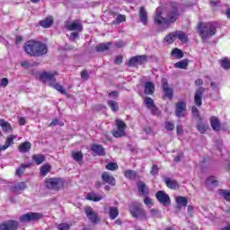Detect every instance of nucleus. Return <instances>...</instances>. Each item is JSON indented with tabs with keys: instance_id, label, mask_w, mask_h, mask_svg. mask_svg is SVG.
I'll use <instances>...</instances> for the list:
<instances>
[{
	"instance_id": "f257e3e1",
	"label": "nucleus",
	"mask_w": 230,
	"mask_h": 230,
	"mask_svg": "<svg viewBox=\"0 0 230 230\" xmlns=\"http://www.w3.org/2000/svg\"><path fill=\"white\" fill-rule=\"evenodd\" d=\"M179 17H181L179 6H177V4L173 3L167 10L165 17H163V10H156V15L155 16V23L158 25L165 24L166 26H168L170 24H173V22H177V19H179Z\"/></svg>"
},
{
	"instance_id": "f03ea898",
	"label": "nucleus",
	"mask_w": 230,
	"mask_h": 230,
	"mask_svg": "<svg viewBox=\"0 0 230 230\" xmlns=\"http://www.w3.org/2000/svg\"><path fill=\"white\" fill-rule=\"evenodd\" d=\"M23 48L25 53L31 57H43L48 53V46L40 41L29 40Z\"/></svg>"
},
{
	"instance_id": "7ed1b4c3",
	"label": "nucleus",
	"mask_w": 230,
	"mask_h": 230,
	"mask_svg": "<svg viewBox=\"0 0 230 230\" xmlns=\"http://www.w3.org/2000/svg\"><path fill=\"white\" fill-rule=\"evenodd\" d=\"M199 37L202 40H208L217 33V26L213 22H199L197 26Z\"/></svg>"
},
{
	"instance_id": "20e7f679",
	"label": "nucleus",
	"mask_w": 230,
	"mask_h": 230,
	"mask_svg": "<svg viewBox=\"0 0 230 230\" xmlns=\"http://www.w3.org/2000/svg\"><path fill=\"white\" fill-rule=\"evenodd\" d=\"M129 213L133 218H139L140 220H148L146 211L141 207V203H133L129 207Z\"/></svg>"
},
{
	"instance_id": "39448f33",
	"label": "nucleus",
	"mask_w": 230,
	"mask_h": 230,
	"mask_svg": "<svg viewBox=\"0 0 230 230\" xmlns=\"http://www.w3.org/2000/svg\"><path fill=\"white\" fill-rule=\"evenodd\" d=\"M45 186L48 190L60 191L64 188V180L62 178H48L45 180Z\"/></svg>"
},
{
	"instance_id": "423d86ee",
	"label": "nucleus",
	"mask_w": 230,
	"mask_h": 230,
	"mask_svg": "<svg viewBox=\"0 0 230 230\" xmlns=\"http://www.w3.org/2000/svg\"><path fill=\"white\" fill-rule=\"evenodd\" d=\"M147 60H148V58L146 57V55L135 56L129 58L128 66L129 67H137V66H143V64L147 62Z\"/></svg>"
},
{
	"instance_id": "0eeeda50",
	"label": "nucleus",
	"mask_w": 230,
	"mask_h": 230,
	"mask_svg": "<svg viewBox=\"0 0 230 230\" xmlns=\"http://www.w3.org/2000/svg\"><path fill=\"white\" fill-rule=\"evenodd\" d=\"M155 198L158 202L162 204V206H170L172 204V200L170 199V196L164 192V190H159L155 193Z\"/></svg>"
},
{
	"instance_id": "6e6552de",
	"label": "nucleus",
	"mask_w": 230,
	"mask_h": 230,
	"mask_svg": "<svg viewBox=\"0 0 230 230\" xmlns=\"http://www.w3.org/2000/svg\"><path fill=\"white\" fill-rule=\"evenodd\" d=\"M65 28L68 31H84V25L79 20H75L74 22H66Z\"/></svg>"
},
{
	"instance_id": "1a4fd4ad",
	"label": "nucleus",
	"mask_w": 230,
	"mask_h": 230,
	"mask_svg": "<svg viewBox=\"0 0 230 230\" xmlns=\"http://www.w3.org/2000/svg\"><path fill=\"white\" fill-rule=\"evenodd\" d=\"M40 218H42V214L29 212L21 216L20 222H35L36 220H40Z\"/></svg>"
},
{
	"instance_id": "9d476101",
	"label": "nucleus",
	"mask_w": 230,
	"mask_h": 230,
	"mask_svg": "<svg viewBox=\"0 0 230 230\" xmlns=\"http://www.w3.org/2000/svg\"><path fill=\"white\" fill-rule=\"evenodd\" d=\"M55 75H57V73L53 74L51 72H43L40 75V80H41L43 84L49 83V85L53 86L55 82H57Z\"/></svg>"
},
{
	"instance_id": "9b49d317",
	"label": "nucleus",
	"mask_w": 230,
	"mask_h": 230,
	"mask_svg": "<svg viewBox=\"0 0 230 230\" xmlns=\"http://www.w3.org/2000/svg\"><path fill=\"white\" fill-rule=\"evenodd\" d=\"M162 88L164 93L163 100H164V98H168V100H173V89L170 88L166 79L162 80Z\"/></svg>"
},
{
	"instance_id": "f8f14e48",
	"label": "nucleus",
	"mask_w": 230,
	"mask_h": 230,
	"mask_svg": "<svg viewBox=\"0 0 230 230\" xmlns=\"http://www.w3.org/2000/svg\"><path fill=\"white\" fill-rule=\"evenodd\" d=\"M204 93H206V88L199 87L196 90L194 94V103L197 107H202V96H204Z\"/></svg>"
},
{
	"instance_id": "ddd939ff",
	"label": "nucleus",
	"mask_w": 230,
	"mask_h": 230,
	"mask_svg": "<svg viewBox=\"0 0 230 230\" xmlns=\"http://www.w3.org/2000/svg\"><path fill=\"white\" fill-rule=\"evenodd\" d=\"M19 227V222L15 220H7L0 224V230H16Z\"/></svg>"
},
{
	"instance_id": "4468645a",
	"label": "nucleus",
	"mask_w": 230,
	"mask_h": 230,
	"mask_svg": "<svg viewBox=\"0 0 230 230\" xmlns=\"http://www.w3.org/2000/svg\"><path fill=\"white\" fill-rule=\"evenodd\" d=\"M102 184H109L110 186H114L116 184V178H114L109 172H102Z\"/></svg>"
},
{
	"instance_id": "2eb2a0df",
	"label": "nucleus",
	"mask_w": 230,
	"mask_h": 230,
	"mask_svg": "<svg viewBox=\"0 0 230 230\" xmlns=\"http://www.w3.org/2000/svg\"><path fill=\"white\" fill-rule=\"evenodd\" d=\"M28 188V185L24 181H20L16 185L11 187V191L15 195H21L24 190Z\"/></svg>"
},
{
	"instance_id": "dca6fc26",
	"label": "nucleus",
	"mask_w": 230,
	"mask_h": 230,
	"mask_svg": "<svg viewBox=\"0 0 230 230\" xmlns=\"http://www.w3.org/2000/svg\"><path fill=\"white\" fill-rule=\"evenodd\" d=\"M84 213L92 224H96L98 222V214H96L92 208H86Z\"/></svg>"
},
{
	"instance_id": "f3484780",
	"label": "nucleus",
	"mask_w": 230,
	"mask_h": 230,
	"mask_svg": "<svg viewBox=\"0 0 230 230\" xmlns=\"http://www.w3.org/2000/svg\"><path fill=\"white\" fill-rule=\"evenodd\" d=\"M137 188L142 197H148V187H146V184L143 181H138L137 182Z\"/></svg>"
},
{
	"instance_id": "a211bd4d",
	"label": "nucleus",
	"mask_w": 230,
	"mask_h": 230,
	"mask_svg": "<svg viewBox=\"0 0 230 230\" xmlns=\"http://www.w3.org/2000/svg\"><path fill=\"white\" fill-rule=\"evenodd\" d=\"M184 112H186V102H178L176 103L175 114L177 118H182L184 116Z\"/></svg>"
},
{
	"instance_id": "6ab92c4d",
	"label": "nucleus",
	"mask_w": 230,
	"mask_h": 230,
	"mask_svg": "<svg viewBox=\"0 0 230 230\" xmlns=\"http://www.w3.org/2000/svg\"><path fill=\"white\" fill-rule=\"evenodd\" d=\"M90 148L92 152H94V154H96V155H100V156L105 155V148L102 145L93 144V146H91Z\"/></svg>"
},
{
	"instance_id": "aec40b11",
	"label": "nucleus",
	"mask_w": 230,
	"mask_h": 230,
	"mask_svg": "<svg viewBox=\"0 0 230 230\" xmlns=\"http://www.w3.org/2000/svg\"><path fill=\"white\" fill-rule=\"evenodd\" d=\"M210 125L213 130H216L217 132H218L222 127L220 120L216 116L210 118Z\"/></svg>"
},
{
	"instance_id": "412c9836",
	"label": "nucleus",
	"mask_w": 230,
	"mask_h": 230,
	"mask_svg": "<svg viewBox=\"0 0 230 230\" xmlns=\"http://www.w3.org/2000/svg\"><path fill=\"white\" fill-rule=\"evenodd\" d=\"M164 182L167 188H170V190H178L179 188V183H177V181L172 180L171 178H164Z\"/></svg>"
},
{
	"instance_id": "4be33fe9",
	"label": "nucleus",
	"mask_w": 230,
	"mask_h": 230,
	"mask_svg": "<svg viewBox=\"0 0 230 230\" xmlns=\"http://www.w3.org/2000/svg\"><path fill=\"white\" fill-rule=\"evenodd\" d=\"M139 19L143 24H147L148 22V15L146 13V9L141 6L139 9Z\"/></svg>"
},
{
	"instance_id": "5701e85b",
	"label": "nucleus",
	"mask_w": 230,
	"mask_h": 230,
	"mask_svg": "<svg viewBox=\"0 0 230 230\" xmlns=\"http://www.w3.org/2000/svg\"><path fill=\"white\" fill-rule=\"evenodd\" d=\"M145 94H154V92L155 91V85L152 82H146L145 84Z\"/></svg>"
},
{
	"instance_id": "b1692460",
	"label": "nucleus",
	"mask_w": 230,
	"mask_h": 230,
	"mask_svg": "<svg viewBox=\"0 0 230 230\" xmlns=\"http://www.w3.org/2000/svg\"><path fill=\"white\" fill-rule=\"evenodd\" d=\"M40 26L42 28H51V26H53V17L49 16L46 19L40 21Z\"/></svg>"
},
{
	"instance_id": "393cba45",
	"label": "nucleus",
	"mask_w": 230,
	"mask_h": 230,
	"mask_svg": "<svg viewBox=\"0 0 230 230\" xmlns=\"http://www.w3.org/2000/svg\"><path fill=\"white\" fill-rule=\"evenodd\" d=\"M111 42L108 43H100L95 47V50L98 53H103V51H109L110 48H111Z\"/></svg>"
},
{
	"instance_id": "a878e982",
	"label": "nucleus",
	"mask_w": 230,
	"mask_h": 230,
	"mask_svg": "<svg viewBox=\"0 0 230 230\" xmlns=\"http://www.w3.org/2000/svg\"><path fill=\"white\" fill-rule=\"evenodd\" d=\"M17 138V135H10L7 137L4 145L3 146V149L6 150L7 148H10L12 145H13V141Z\"/></svg>"
},
{
	"instance_id": "bb28decb",
	"label": "nucleus",
	"mask_w": 230,
	"mask_h": 230,
	"mask_svg": "<svg viewBox=\"0 0 230 230\" xmlns=\"http://www.w3.org/2000/svg\"><path fill=\"white\" fill-rule=\"evenodd\" d=\"M0 127L3 132H12V125H10V123L4 119H0Z\"/></svg>"
},
{
	"instance_id": "cd10ccee",
	"label": "nucleus",
	"mask_w": 230,
	"mask_h": 230,
	"mask_svg": "<svg viewBox=\"0 0 230 230\" xmlns=\"http://www.w3.org/2000/svg\"><path fill=\"white\" fill-rule=\"evenodd\" d=\"M108 209L111 220H115V218H118V215H119L118 207H110Z\"/></svg>"
},
{
	"instance_id": "c85d7f7f",
	"label": "nucleus",
	"mask_w": 230,
	"mask_h": 230,
	"mask_svg": "<svg viewBox=\"0 0 230 230\" xmlns=\"http://www.w3.org/2000/svg\"><path fill=\"white\" fill-rule=\"evenodd\" d=\"M218 195L222 197L226 202H230V190H224V189H219L217 190Z\"/></svg>"
},
{
	"instance_id": "c756f323",
	"label": "nucleus",
	"mask_w": 230,
	"mask_h": 230,
	"mask_svg": "<svg viewBox=\"0 0 230 230\" xmlns=\"http://www.w3.org/2000/svg\"><path fill=\"white\" fill-rule=\"evenodd\" d=\"M178 208H186L188 206V199L186 197L179 196L176 198Z\"/></svg>"
},
{
	"instance_id": "7c9ffc66",
	"label": "nucleus",
	"mask_w": 230,
	"mask_h": 230,
	"mask_svg": "<svg viewBox=\"0 0 230 230\" xmlns=\"http://www.w3.org/2000/svg\"><path fill=\"white\" fill-rule=\"evenodd\" d=\"M189 60L188 59H182L177 63L174 64V67L176 69H188V65H189Z\"/></svg>"
},
{
	"instance_id": "2f4dec72",
	"label": "nucleus",
	"mask_w": 230,
	"mask_h": 230,
	"mask_svg": "<svg viewBox=\"0 0 230 230\" xmlns=\"http://www.w3.org/2000/svg\"><path fill=\"white\" fill-rule=\"evenodd\" d=\"M31 148V143L30 142H23L19 146V150L22 154H26V152H30Z\"/></svg>"
},
{
	"instance_id": "473e14b6",
	"label": "nucleus",
	"mask_w": 230,
	"mask_h": 230,
	"mask_svg": "<svg viewBox=\"0 0 230 230\" xmlns=\"http://www.w3.org/2000/svg\"><path fill=\"white\" fill-rule=\"evenodd\" d=\"M176 35V39H179V40H181V42H188V35L186 34V32L183 31H176L175 32Z\"/></svg>"
},
{
	"instance_id": "72a5a7b5",
	"label": "nucleus",
	"mask_w": 230,
	"mask_h": 230,
	"mask_svg": "<svg viewBox=\"0 0 230 230\" xmlns=\"http://www.w3.org/2000/svg\"><path fill=\"white\" fill-rule=\"evenodd\" d=\"M72 157L76 163L84 161V154H82V151L72 152Z\"/></svg>"
},
{
	"instance_id": "f704fd0d",
	"label": "nucleus",
	"mask_w": 230,
	"mask_h": 230,
	"mask_svg": "<svg viewBox=\"0 0 230 230\" xmlns=\"http://www.w3.org/2000/svg\"><path fill=\"white\" fill-rule=\"evenodd\" d=\"M32 159L34 160V163H36V164H42V163L46 161V157L40 154L33 155Z\"/></svg>"
},
{
	"instance_id": "c9c22d12",
	"label": "nucleus",
	"mask_w": 230,
	"mask_h": 230,
	"mask_svg": "<svg viewBox=\"0 0 230 230\" xmlns=\"http://www.w3.org/2000/svg\"><path fill=\"white\" fill-rule=\"evenodd\" d=\"M87 200H93V202H100L103 197L102 196H97L94 193H88L86 196Z\"/></svg>"
},
{
	"instance_id": "e433bc0d",
	"label": "nucleus",
	"mask_w": 230,
	"mask_h": 230,
	"mask_svg": "<svg viewBox=\"0 0 230 230\" xmlns=\"http://www.w3.org/2000/svg\"><path fill=\"white\" fill-rule=\"evenodd\" d=\"M172 57H175V58H182L184 57V53L182 50L175 48L171 52Z\"/></svg>"
},
{
	"instance_id": "4c0bfd02",
	"label": "nucleus",
	"mask_w": 230,
	"mask_h": 230,
	"mask_svg": "<svg viewBox=\"0 0 230 230\" xmlns=\"http://www.w3.org/2000/svg\"><path fill=\"white\" fill-rule=\"evenodd\" d=\"M192 116L198 121H202V117H200V111L197 109L196 106L191 108Z\"/></svg>"
},
{
	"instance_id": "58836bf2",
	"label": "nucleus",
	"mask_w": 230,
	"mask_h": 230,
	"mask_svg": "<svg viewBox=\"0 0 230 230\" xmlns=\"http://www.w3.org/2000/svg\"><path fill=\"white\" fill-rule=\"evenodd\" d=\"M125 21H127V16L123 14H118L117 18L111 22V24L116 26V24H121V22H125Z\"/></svg>"
},
{
	"instance_id": "ea45409f",
	"label": "nucleus",
	"mask_w": 230,
	"mask_h": 230,
	"mask_svg": "<svg viewBox=\"0 0 230 230\" xmlns=\"http://www.w3.org/2000/svg\"><path fill=\"white\" fill-rule=\"evenodd\" d=\"M108 105L113 112H118V111H119V105H118V102L116 101H109Z\"/></svg>"
},
{
	"instance_id": "a19ab883",
	"label": "nucleus",
	"mask_w": 230,
	"mask_h": 230,
	"mask_svg": "<svg viewBox=\"0 0 230 230\" xmlns=\"http://www.w3.org/2000/svg\"><path fill=\"white\" fill-rule=\"evenodd\" d=\"M199 123L197 124V128L199 130V132H200L201 134H204V132H206V130H208V125L204 124V122H202V120H198Z\"/></svg>"
},
{
	"instance_id": "79ce46f5",
	"label": "nucleus",
	"mask_w": 230,
	"mask_h": 230,
	"mask_svg": "<svg viewBox=\"0 0 230 230\" xmlns=\"http://www.w3.org/2000/svg\"><path fill=\"white\" fill-rule=\"evenodd\" d=\"M51 172V165L49 164H45L40 168V175L45 177V175H48Z\"/></svg>"
},
{
	"instance_id": "37998d69",
	"label": "nucleus",
	"mask_w": 230,
	"mask_h": 230,
	"mask_svg": "<svg viewBox=\"0 0 230 230\" xmlns=\"http://www.w3.org/2000/svg\"><path fill=\"white\" fill-rule=\"evenodd\" d=\"M124 175L127 177V179H136V177H137V173L133 170L125 171Z\"/></svg>"
},
{
	"instance_id": "c03bdc74",
	"label": "nucleus",
	"mask_w": 230,
	"mask_h": 230,
	"mask_svg": "<svg viewBox=\"0 0 230 230\" xmlns=\"http://www.w3.org/2000/svg\"><path fill=\"white\" fill-rule=\"evenodd\" d=\"M52 87L58 91L61 94H67V91L64 88V86L60 85L58 83H55Z\"/></svg>"
},
{
	"instance_id": "a18cd8bd",
	"label": "nucleus",
	"mask_w": 230,
	"mask_h": 230,
	"mask_svg": "<svg viewBox=\"0 0 230 230\" xmlns=\"http://www.w3.org/2000/svg\"><path fill=\"white\" fill-rule=\"evenodd\" d=\"M176 34L175 32L168 34L165 38L164 40L165 42H168V44H172V42H175Z\"/></svg>"
},
{
	"instance_id": "49530a36",
	"label": "nucleus",
	"mask_w": 230,
	"mask_h": 230,
	"mask_svg": "<svg viewBox=\"0 0 230 230\" xmlns=\"http://www.w3.org/2000/svg\"><path fill=\"white\" fill-rule=\"evenodd\" d=\"M207 184H210L211 186H218V180H217V177L210 176L208 179H207Z\"/></svg>"
},
{
	"instance_id": "de8ad7c7",
	"label": "nucleus",
	"mask_w": 230,
	"mask_h": 230,
	"mask_svg": "<svg viewBox=\"0 0 230 230\" xmlns=\"http://www.w3.org/2000/svg\"><path fill=\"white\" fill-rule=\"evenodd\" d=\"M144 102L146 104V107H147L148 109L155 105V102H154V99H152L151 97H146Z\"/></svg>"
},
{
	"instance_id": "09e8293b",
	"label": "nucleus",
	"mask_w": 230,
	"mask_h": 230,
	"mask_svg": "<svg viewBox=\"0 0 230 230\" xmlns=\"http://www.w3.org/2000/svg\"><path fill=\"white\" fill-rule=\"evenodd\" d=\"M221 67L223 69H230V60L227 59V58H224L220 60Z\"/></svg>"
},
{
	"instance_id": "8fccbe9b",
	"label": "nucleus",
	"mask_w": 230,
	"mask_h": 230,
	"mask_svg": "<svg viewBox=\"0 0 230 230\" xmlns=\"http://www.w3.org/2000/svg\"><path fill=\"white\" fill-rule=\"evenodd\" d=\"M30 165L28 164H22L17 170H16V175H18V177H21V175H22V173H24V170H26V168H29Z\"/></svg>"
},
{
	"instance_id": "3c124183",
	"label": "nucleus",
	"mask_w": 230,
	"mask_h": 230,
	"mask_svg": "<svg viewBox=\"0 0 230 230\" xmlns=\"http://www.w3.org/2000/svg\"><path fill=\"white\" fill-rule=\"evenodd\" d=\"M150 214L152 215L153 218H161V211L157 208H151Z\"/></svg>"
},
{
	"instance_id": "603ef678",
	"label": "nucleus",
	"mask_w": 230,
	"mask_h": 230,
	"mask_svg": "<svg viewBox=\"0 0 230 230\" xmlns=\"http://www.w3.org/2000/svg\"><path fill=\"white\" fill-rule=\"evenodd\" d=\"M116 125L119 130H124L127 128V124L121 119H117Z\"/></svg>"
},
{
	"instance_id": "864d4df0",
	"label": "nucleus",
	"mask_w": 230,
	"mask_h": 230,
	"mask_svg": "<svg viewBox=\"0 0 230 230\" xmlns=\"http://www.w3.org/2000/svg\"><path fill=\"white\" fill-rule=\"evenodd\" d=\"M106 170H110L111 172H114V171L118 170V164H116V163H109L106 165Z\"/></svg>"
},
{
	"instance_id": "5fc2aeb1",
	"label": "nucleus",
	"mask_w": 230,
	"mask_h": 230,
	"mask_svg": "<svg viewBox=\"0 0 230 230\" xmlns=\"http://www.w3.org/2000/svg\"><path fill=\"white\" fill-rule=\"evenodd\" d=\"M58 230H69L71 229V225L67 223H61L58 226Z\"/></svg>"
},
{
	"instance_id": "6e6d98bb",
	"label": "nucleus",
	"mask_w": 230,
	"mask_h": 230,
	"mask_svg": "<svg viewBox=\"0 0 230 230\" xmlns=\"http://www.w3.org/2000/svg\"><path fill=\"white\" fill-rule=\"evenodd\" d=\"M123 136H125V130L123 129H118L113 131L114 137H123Z\"/></svg>"
},
{
	"instance_id": "4d7b16f0",
	"label": "nucleus",
	"mask_w": 230,
	"mask_h": 230,
	"mask_svg": "<svg viewBox=\"0 0 230 230\" xmlns=\"http://www.w3.org/2000/svg\"><path fill=\"white\" fill-rule=\"evenodd\" d=\"M151 175H159V167L157 164H154L150 171Z\"/></svg>"
},
{
	"instance_id": "13d9d810",
	"label": "nucleus",
	"mask_w": 230,
	"mask_h": 230,
	"mask_svg": "<svg viewBox=\"0 0 230 230\" xmlns=\"http://www.w3.org/2000/svg\"><path fill=\"white\" fill-rule=\"evenodd\" d=\"M144 204H146V206L152 207V206H154V201L152 200L151 198H148V196H146V197H145Z\"/></svg>"
},
{
	"instance_id": "bf43d9fd",
	"label": "nucleus",
	"mask_w": 230,
	"mask_h": 230,
	"mask_svg": "<svg viewBox=\"0 0 230 230\" xmlns=\"http://www.w3.org/2000/svg\"><path fill=\"white\" fill-rule=\"evenodd\" d=\"M81 78L82 80L87 81L89 80V72L87 70H84L81 72Z\"/></svg>"
},
{
	"instance_id": "052dcab7",
	"label": "nucleus",
	"mask_w": 230,
	"mask_h": 230,
	"mask_svg": "<svg viewBox=\"0 0 230 230\" xmlns=\"http://www.w3.org/2000/svg\"><path fill=\"white\" fill-rule=\"evenodd\" d=\"M57 125H60L61 127L64 126V123H60V119H55L54 120H52V122L49 125V127H55Z\"/></svg>"
},
{
	"instance_id": "680f3d73",
	"label": "nucleus",
	"mask_w": 230,
	"mask_h": 230,
	"mask_svg": "<svg viewBox=\"0 0 230 230\" xmlns=\"http://www.w3.org/2000/svg\"><path fill=\"white\" fill-rule=\"evenodd\" d=\"M79 33H82V31H75L74 32H71V33H70V39H71L72 40H75V39H78Z\"/></svg>"
},
{
	"instance_id": "e2e57ef3",
	"label": "nucleus",
	"mask_w": 230,
	"mask_h": 230,
	"mask_svg": "<svg viewBox=\"0 0 230 230\" xmlns=\"http://www.w3.org/2000/svg\"><path fill=\"white\" fill-rule=\"evenodd\" d=\"M165 128L166 130L172 131L175 128V126L172 122H165Z\"/></svg>"
},
{
	"instance_id": "0e129e2a",
	"label": "nucleus",
	"mask_w": 230,
	"mask_h": 230,
	"mask_svg": "<svg viewBox=\"0 0 230 230\" xmlns=\"http://www.w3.org/2000/svg\"><path fill=\"white\" fill-rule=\"evenodd\" d=\"M123 62V57L121 56H117L115 58V60H114V64H116L117 66H120V64Z\"/></svg>"
},
{
	"instance_id": "69168bd1",
	"label": "nucleus",
	"mask_w": 230,
	"mask_h": 230,
	"mask_svg": "<svg viewBox=\"0 0 230 230\" xmlns=\"http://www.w3.org/2000/svg\"><path fill=\"white\" fill-rule=\"evenodd\" d=\"M149 110L151 111V113L154 115L159 114V109L157 108V106H155V104L153 107L149 108Z\"/></svg>"
},
{
	"instance_id": "338daca9",
	"label": "nucleus",
	"mask_w": 230,
	"mask_h": 230,
	"mask_svg": "<svg viewBox=\"0 0 230 230\" xmlns=\"http://www.w3.org/2000/svg\"><path fill=\"white\" fill-rule=\"evenodd\" d=\"M176 132H177L178 136H181V134L184 132L182 125H178L176 127Z\"/></svg>"
},
{
	"instance_id": "774afa93",
	"label": "nucleus",
	"mask_w": 230,
	"mask_h": 230,
	"mask_svg": "<svg viewBox=\"0 0 230 230\" xmlns=\"http://www.w3.org/2000/svg\"><path fill=\"white\" fill-rule=\"evenodd\" d=\"M210 4L213 6V8H217L218 4H220V0H210Z\"/></svg>"
}]
</instances>
